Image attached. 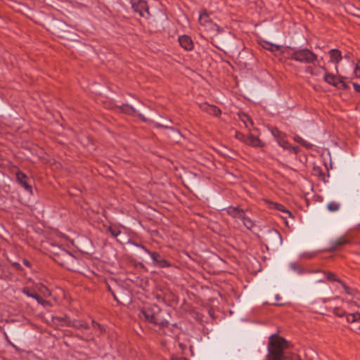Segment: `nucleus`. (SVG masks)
Wrapping results in <instances>:
<instances>
[{"label":"nucleus","instance_id":"864d4df0","mask_svg":"<svg viewBox=\"0 0 360 360\" xmlns=\"http://www.w3.org/2000/svg\"><path fill=\"white\" fill-rule=\"evenodd\" d=\"M180 360H188L186 358L182 357L180 359Z\"/></svg>","mask_w":360,"mask_h":360},{"label":"nucleus","instance_id":"7ed1b4c3","mask_svg":"<svg viewBox=\"0 0 360 360\" xmlns=\"http://www.w3.org/2000/svg\"><path fill=\"white\" fill-rule=\"evenodd\" d=\"M289 58L302 64L316 65L319 63L318 56L307 48L292 49Z\"/></svg>","mask_w":360,"mask_h":360},{"label":"nucleus","instance_id":"5701e85b","mask_svg":"<svg viewBox=\"0 0 360 360\" xmlns=\"http://www.w3.org/2000/svg\"><path fill=\"white\" fill-rule=\"evenodd\" d=\"M240 219L243 221L244 226L247 229H250L253 226V222L250 219L245 217V213L243 214V218H240Z\"/></svg>","mask_w":360,"mask_h":360},{"label":"nucleus","instance_id":"a211bd4d","mask_svg":"<svg viewBox=\"0 0 360 360\" xmlns=\"http://www.w3.org/2000/svg\"><path fill=\"white\" fill-rule=\"evenodd\" d=\"M262 47L265 49L269 50L271 52L277 51L281 48L279 45H276L268 41H264Z\"/></svg>","mask_w":360,"mask_h":360},{"label":"nucleus","instance_id":"a18cd8bd","mask_svg":"<svg viewBox=\"0 0 360 360\" xmlns=\"http://www.w3.org/2000/svg\"><path fill=\"white\" fill-rule=\"evenodd\" d=\"M179 347L182 351L186 348V346L183 343H179Z\"/></svg>","mask_w":360,"mask_h":360},{"label":"nucleus","instance_id":"f8f14e48","mask_svg":"<svg viewBox=\"0 0 360 360\" xmlns=\"http://www.w3.org/2000/svg\"><path fill=\"white\" fill-rule=\"evenodd\" d=\"M320 67L325 72L324 81L333 86L339 87V82H340V77H336L335 75H334L333 74L328 73L327 70L324 66H320Z\"/></svg>","mask_w":360,"mask_h":360},{"label":"nucleus","instance_id":"bb28decb","mask_svg":"<svg viewBox=\"0 0 360 360\" xmlns=\"http://www.w3.org/2000/svg\"><path fill=\"white\" fill-rule=\"evenodd\" d=\"M91 323H92V326L94 328H97L99 330L100 334H103L105 333L104 327L103 326H101L100 323L96 322L94 320H92Z\"/></svg>","mask_w":360,"mask_h":360},{"label":"nucleus","instance_id":"09e8293b","mask_svg":"<svg viewBox=\"0 0 360 360\" xmlns=\"http://www.w3.org/2000/svg\"><path fill=\"white\" fill-rule=\"evenodd\" d=\"M355 330L357 333H359L360 334V326L358 328H356Z\"/></svg>","mask_w":360,"mask_h":360},{"label":"nucleus","instance_id":"c9c22d12","mask_svg":"<svg viewBox=\"0 0 360 360\" xmlns=\"http://www.w3.org/2000/svg\"><path fill=\"white\" fill-rule=\"evenodd\" d=\"M314 253H304L302 254V257L307 259L312 258L314 257Z\"/></svg>","mask_w":360,"mask_h":360},{"label":"nucleus","instance_id":"e433bc0d","mask_svg":"<svg viewBox=\"0 0 360 360\" xmlns=\"http://www.w3.org/2000/svg\"><path fill=\"white\" fill-rule=\"evenodd\" d=\"M33 298L35 299L39 304H41V302H42V299H43L37 293L35 294V295Z\"/></svg>","mask_w":360,"mask_h":360},{"label":"nucleus","instance_id":"ea45409f","mask_svg":"<svg viewBox=\"0 0 360 360\" xmlns=\"http://www.w3.org/2000/svg\"><path fill=\"white\" fill-rule=\"evenodd\" d=\"M353 86L356 92H360V85L356 83H353Z\"/></svg>","mask_w":360,"mask_h":360},{"label":"nucleus","instance_id":"9d476101","mask_svg":"<svg viewBox=\"0 0 360 360\" xmlns=\"http://www.w3.org/2000/svg\"><path fill=\"white\" fill-rule=\"evenodd\" d=\"M198 20L200 24L206 28L212 29L213 27L216 26V25L212 22L209 14L205 10L200 12Z\"/></svg>","mask_w":360,"mask_h":360},{"label":"nucleus","instance_id":"20e7f679","mask_svg":"<svg viewBox=\"0 0 360 360\" xmlns=\"http://www.w3.org/2000/svg\"><path fill=\"white\" fill-rule=\"evenodd\" d=\"M58 252H54L53 260L59 265L70 269L77 261L76 257L63 248H58Z\"/></svg>","mask_w":360,"mask_h":360},{"label":"nucleus","instance_id":"f3484780","mask_svg":"<svg viewBox=\"0 0 360 360\" xmlns=\"http://www.w3.org/2000/svg\"><path fill=\"white\" fill-rule=\"evenodd\" d=\"M330 60V62L335 63L336 64L339 63L342 60V56L341 52L338 49H331L329 51Z\"/></svg>","mask_w":360,"mask_h":360},{"label":"nucleus","instance_id":"de8ad7c7","mask_svg":"<svg viewBox=\"0 0 360 360\" xmlns=\"http://www.w3.org/2000/svg\"><path fill=\"white\" fill-rule=\"evenodd\" d=\"M133 245H134L136 247H139L141 248V247L140 245H141V244H138V243H132Z\"/></svg>","mask_w":360,"mask_h":360},{"label":"nucleus","instance_id":"4c0bfd02","mask_svg":"<svg viewBox=\"0 0 360 360\" xmlns=\"http://www.w3.org/2000/svg\"><path fill=\"white\" fill-rule=\"evenodd\" d=\"M33 298L35 299L39 304H41V302H42V299H43L37 293L35 294V295Z\"/></svg>","mask_w":360,"mask_h":360},{"label":"nucleus","instance_id":"f257e3e1","mask_svg":"<svg viewBox=\"0 0 360 360\" xmlns=\"http://www.w3.org/2000/svg\"><path fill=\"white\" fill-rule=\"evenodd\" d=\"M288 347L289 343L285 339L276 335H271L267 347L266 360H302L297 354H288L285 352Z\"/></svg>","mask_w":360,"mask_h":360},{"label":"nucleus","instance_id":"1a4fd4ad","mask_svg":"<svg viewBox=\"0 0 360 360\" xmlns=\"http://www.w3.org/2000/svg\"><path fill=\"white\" fill-rule=\"evenodd\" d=\"M16 181L21 185L27 191L32 193V186L28 184V176L22 172L18 170L16 172Z\"/></svg>","mask_w":360,"mask_h":360},{"label":"nucleus","instance_id":"6ab92c4d","mask_svg":"<svg viewBox=\"0 0 360 360\" xmlns=\"http://www.w3.org/2000/svg\"><path fill=\"white\" fill-rule=\"evenodd\" d=\"M345 315L347 321L349 323L360 321V313L359 312L348 314Z\"/></svg>","mask_w":360,"mask_h":360},{"label":"nucleus","instance_id":"423d86ee","mask_svg":"<svg viewBox=\"0 0 360 360\" xmlns=\"http://www.w3.org/2000/svg\"><path fill=\"white\" fill-rule=\"evenodd\" d=\"M131 8L136 13H139L141 17L147 18L150 15L149 8L147 2L143 0H129Z\"/></svg>","mask_w":360,"mask_h":360},{"label":"nucleus","instance_id":"6e6d98bb","mask_svg":"<svg viewBox=\"0 0 360 360\" xmlns=\"http://www.w3.org/2000/svg\"><path fill=\"white\" fill-rule=\"evenodd\" d=\"M108 290H109L110 292H112V291H111V288H110V287H108Z\"/></svg>","mask_w":360,"mask_h":360},{"label":"nucleus","instance_id":"3c124183","mask_svg":"<svg viewBox=\"0 0 360 360\" xmlns=\"http://www.w3.org/2000/svg\"><path fill=\"white\" fill-rule=\"evenodd\" d=\"M56 319H58L59 321H64L65 320V319H63V318H58V317L56 318Z\"/></svg>","mask_w":360,"mask_h":360},{"label":"nucleus","instance_id":"393cba45","mask_svg":"<svg viewBox=\"0 0 360 360\" xmlns=\"http://www.w3.org/2000/svg\"><path fill=\"white\" fill-rule=\"evenodd\" d=\"M278 143L280 146L283 148L284 149L290 150L291 145L287 141L283 139L278 140Z\"/></svg>","mask_w":360,"mask_h":360},{"label":"nucleus","instance_id":"39448f33","mask_svg":"<svg viewBox=\"0 0 360 360\" xmlns=\"http://www.w3.org/2000/svg\"><path fill=\"white\" fill-rule=\"evenodd\" d=\"M352 243V238L345 234L335 240H331L330 242V246L326 249V251L331 252L340 250L345 245L351 244Z\"/></svg>","mask_w":360,"mask_h":360},{"label":"nucleus","instance_id":"f03ea898","mask_svg":"<svg viewBox=\"0 0 360 360\" xmlns=\"http://www.w3.org/2000/svg\"><path fill=\"white\" fill-rule=\"evenodd\" d=\"M139 317L141 320L159 326L160 328L169 326V313L166 310H162L157 304L148 305L141 309Z\"/></svg>","mask_w":360,"mask_h":360},{"label":"nucleus","instance_id":"58836bf2","mask_svg":"<svg viewBox=\"0 0 360 360\" xmlns=\"http://www.w3.org/2000/svg\"><path fill=\"white\" fill-rule=\"evenodd\" d=\"M12 266L15 268L17 270H21L22 267L21 265L18 262H14L12 264Z\"/></svg>","mask_w":360,"mask_h":360},{"label":"nucleus","instance_id":"473e14b6","mask_svg":"<svg viewBox=\"0 0 360 360\" xmlns=\"http://www.w3.org/2000/svg\"><path fill=\"white\" fill-rule=\"evenodd\" d=\"M345 77H340V82H339V86L342 87L343 89H347L348 88V86L347 84L344 82Z\"/></svg>","mask_w":360,"mask_h":360},{"label":"nucleus","instance_id":"49530a36","mask_svg":"<svg viewBox=\"0 0 360 360\" xmlns=\"http://www.w3.org/2000/svg\"><path fill=\"white\" fill-rule=\"evenodd\" d=\"M307 72H309L311 75H316V73H314L312 69L311 68H307L306 70Z\"/></svg>","mask_w":360,"mask_h":360},{"label":"nucleus","instance_id":"2f4dec72","mask_svg":"<svg viewBox=\"0 0 360 360\" xmlns=\"http://www.w3.org/2000/svg\"><path fill=\"white\" fill-rule=\"evenodd\" d=\"M272 235H273V237L276 238L278 240V243L281 244L282 237H281V235L280 234V233L278 231L274 230L272 231Z\"/></svg>","mask_w":360,"mask_h":360},{"label":"nucleus","instance_id":"a19ab883","mask_svg":"<svg viewBox=\"0 0 360 360\" xmlns=\"http://www.w3.org/2000/svg\"><path fill=\"white\" fill-rule=\"evenodd\" d=\"M41 305L46 307V306H50L51 304H50V302L49 301H47V300H45L44 299H42V302H41Z\"/></svg>","mask_w":360,"mask_h":360},{"label":"nucleus","instance_id":"dca6fc26","mask_svg":"<svg viewBox=\"0 0 360 360\" xmlns=\"http://www.w3.org/2000/svg\"><path fill=\"white\" fill-rule=\"evenodd\" d=\"M226 212L229 215L234 218H243L244 211L238 207L230 206L226 209Z\"/></svg>","mask_w":360,"mask_h":360},{"label":"nucleus","instance_id":"412c9836","mask_svg":"<svg viewBox=\"0 0 360 360\" xmlns=\"http://www.w3.org/2000/svg\"><path fill=\"white\" fill-rule=\"evenodd\" d=\"M340 207V204L337 201H331L327 205V209L330 212H337Z\"/></svg>","mask_w":360,"mask_h":360},{"label":"nucleus","instance_id":"8fccbe9b","mask_svg":"<svg viewBox=\"0 0 360 360\" xmlns=\"http://www.w3.org/2000/svg\"><path fill=\"white\" fill-rule=\"evenodd\" d=\"M111 293H112V295L113 296L114 299H115V300H117V297H116V296H115V293H114V292H111Z\"/></svg>","mask_w":360,"mask_h":360},{"label":"nucleus","instance_id":"4d7b16f0","mask_svg":"<svg viewBox=\"0 0 360 360\" xmlns=\"http://www.w3.org/2000/svg\"><path fill=\"white\" fill-rule=\"evenodd\" d=\"M6 338L8 339V336L6 335ZM9 342L10 341L8 340H7Z\"/></svg>","mask_w":360,"mask_h":360},{"label":"nucleus","instance_id":"a878e982","mask_svg":"<svg viewBox=\"0 0 360 360\" xmlns=\"http://www.w3.org/2000/svg\"><path fill=\"white\" fill-rule=\"evenodd\" d=\"M108 230L113 237H117L121 233L119 229L111 226L108 227Z\"/></svg>","mask_w":360,"mask_h":360},{"label":"nucleus","instance_id":"ddd939ff","mask_svg":"<svg viewBox=\"0 0 360 360\" xmlns=\"http://www.w3.org/2000/svg\"><path fill=\"white\" fill-rule=\"evenodd\" d=\"M179 42L181 47L186 51H191L193 49V42L191 38L187 35H182L179 37Z\"/></svg>","mask_w":360,"mask_h":360},{"label":"nucleus","instance_id":"2eb2a0df","mask_svg":"<svg viewBox=\"0 0 360 360\" xmlns=\"http://www.w3.org/2000/svg\"><path fill=\"white\" fill-rule=\"evenodd\" d=\"M120 110L124 113L128 114L129 115H137L139 117L145 120L144 117L141 114H137V112L134 108L129 104H123L120 107Z\"/></svg>","mask_w":360,"mask_h":360},{"label":"nucleus","instance_id":"0eeeda50","mask_svg":"<svg viewBox=\"0 0 360 360\" xmlns=\"http://www.w3.org/2000/svg\"><path fill=\"white\" fill-rule=\"evenodd\" d=\"M141 247V249H143L146 252L149 254L154 262V264L160 267H168L170 266V264L169 262H167L166 259L161 257L159 253L156 252H150L149 251L144 245H140Z\"/></svg>","mask_w":360,"mask_h":360},{"label":"nucleus","instance_id":"f704fd0d","mask_svg":"<svg viewBox=\"0 0 360 360\" xmlns=\"http://www.w3.org/2000/svg\"><path fill=\"white\" fill-rule=\"evenodd\" d=\"M290 151L294 153L295 154H297L299 153V151H300V148L298 146H291Z\"/></svg>","mask_w":360,"mask_h":360},{"label":"nucleus","instance_id":"603ef678","mask_svg":"<svg viewBox=\"0 0 360 360\" xmlns=\"http://www.w3.org/2000/svg\"><path fill=\"white\" fill-rule=\"evenodd\" d=\"M345 58H349V53H348V54H347V55H345Z\"/></svg>","mask_w":360,"mask_h":360},{"label":"nucleus","instance_id":"4468645a","mask_svg":"<svg viewBox=\"0 0 360 360\" xmlns=\"http://www.w3.org/2000/svg\"><path fill=\"white\" fill-rule=\"evenodd\" d=\"M243 142L249 146H252L254 147L261 146V141L257 136H253L252 134H248L246 136H243Z\"/></svg>","mask_w":360,"mask_h":360},{"label":"nucleus","instance_id":"9b49d317","mask_svg":"<svg viewBox=\"0 0 360 360\" xmlns=\"http://www.w3.org/2000/svg\"><path fill=\"white\" fill-rule=\"evenodd\" d=\"M65 325L70 327L75 328L80 330H86L90 328L89 323L86 321L77 319L66 321Z\"/></svg>","mask_w":360,"mask_h":360},{"label":"nucleus","instance_id":"c85d7f7f","mask_svg":"<svg viewBox=\"0 0 360 360\" xmlns=\"http://www.w3.org/2000/svg\"><path fill=\"white\" fill-rule=\"evenodd\" d=\"M333 313L335 316L339 317H342L346 314V312L343 309L338 307L333 309Z\"/></svg>","mask_w":360,"mask_h":360},{"label":"nucleus","instance_id":"6e6552de","mask_svg":"<svg viewBox=\"0 0 360 360\" xmlns=\"http://www.w3.org/2000/svg\"><path fill=\"white\" fill-rule=\"evenodd\" d=\"M199 107L202 111L216 117H219L221 113V110L218 107L207 103H202L199 105Z\"/></svg>","mask_w":360,"mask_h":360},{"label":"nucleus","instance_id":"c756f323","mask_svg":"<svg viewBox=\"0 0 360 360\" xmlns=\"http://www.w3.org/2000/svg\"><path fill=\"white\" fill-rule=\"evenodd\" d=\"M326 278H328V280L329 281H336L338 283V281H340V279H338L336 278V276L335 274L332 273V272H328L326 274Z\"/></svg>","mask_w":360,"mask_h":360},{"label":"nucleus","instance_id":"aec40b11","mask_svg":"<svg viewBox=\"0 0 360 360\" xmlns=\"http://www.w3.org/2000/svg\"><path fill=\"white\" fill-rule=\"evenodd\" d=\"M294 141L301 144L302 146L306 147L307 148H311L312 147L311 143H308L298 135H295L294 136Z\"/></svg>","mask_w":360,"mask_h":360},{"label":"nucleus","instance_id":"c03bdc74","mask_svg":"<svg viewBox=\"0 0 360 360\" xmlns=\"http://www.w3.org/2000/svg\"><path fill=\"white\" fill-rule=\"evenodd\" d=\"M23 264L27 266V267H30L31 266V264L30 262L26 259H24L23 261H22Z\"/></svg>","mask_w":360,"mask_h":360},{"label":"nucleus","instance_id":"cd10ccee","mask_svg":"<svg viewBox=\"0 0 360 360\" xmlns=\"http://www.w3.org/2000/svg\"><path fill=\"white\" fill-rule=\"evenodd\" d=\"M274 207L278 210H280L285 214H287L288 215L290 216L291 215V213L287 210L285 207L281 205V204H277V203H275L274 204Z\"/></svg>","mask_w":360,"mask_h":360},{"label":"nucleus","instance_id":"7c9ffc66","mask_svg":"<svg viewBox=\"0 0 360 360\" xmlns=\"http://www.w3.org/2000/svg\"><path fill=\"white\" fill-rule=\"evenodd\" d=\"M272 134H273L274 136L277 138L278 141L281 140V139H283V138H282V133L278 129H273L272 130Z\"/></svg>","mask_w":360,"mask_h":360},{"label":"nucleus","instance_id":"37998d69","mask_svg":"<svg viewBox=\"0 0 360 360\" xmlns=\"http://www.w3.org/2000/svg\"><path fill=\"white\" fill-rule=\"evenodd\" d=\"M4 267L2 265L0 264V278H4Z\"/></svg>","mask_w":360,"mask_h":360},{"label":"nucleus","instance_id":"79ce46f5","mask_svg":"<svg viewBox=\"0 0 360 360\" xmlns=\"http://www.w3.org/2000/svg\"><path fill=\"white\" fill-rule=\"evenodd\" d=\"M52 247H53V250H51V252L53 254V255L54 256V252H58V248H61L59 246H56V245H52Z\"/></svg>","mask_w":360,"mask_h":360},{"label":"nucleus","instance_id":"5fc2aeb1","mask_svg":"<svg viewBox=\"0 0 360 360\" xmlns=\"http://www.w3.org/2000/svg\"><path fill=\"white\" fill-rule=\"evenodd\" d=\"M89 339V340L93 339L92 336H91V335H90Z\"/></svg>","mask_w":360,"mask_h":360},{"label":"nucleus","instance_id":"4be33fe9","mask_svg":"<svg viewBox=\"0 0 360 360\" xmlns=\"http://www.w3.org/2000/svg\"><path fill=\"white\" fill-rule=\"evenodd\" d=\"M338 283L341 284L344 290H345V292L348 295H354L356 292V290L352 289L347 286L344 282L342 281H338Z\"/></svg>","mask_w":360,"mask_h":360},{"label":"nucleus","instance_id":"72a5a7b5","mask_svg":"<svg viewBox=\"0 0 360 360\" xmlns=\"http://www.w3.org/2000/svg\"><path fill=\"white\" fill-rule=\"evenodd\" d=\"M354 75L356 78H360V67L358 65H356L354 70Z\"/></svg>","mask_w":360,"mask_h":360},{"label":"nucleus","instance_id":"b1692460","mask_svg":"<svg viewBox=\"0 0 360 360\" xmlns=\"http://www.w3.org/2000/svg\"><path fill=\"white\" fill-rule=\"evenodd\" d=\"M22 292L26 295L27 297H34L37 292L35 290H30L28 287H25L22 290Z\"/></svg>","mask_w":360,"mask_h":360}]
</instances>
